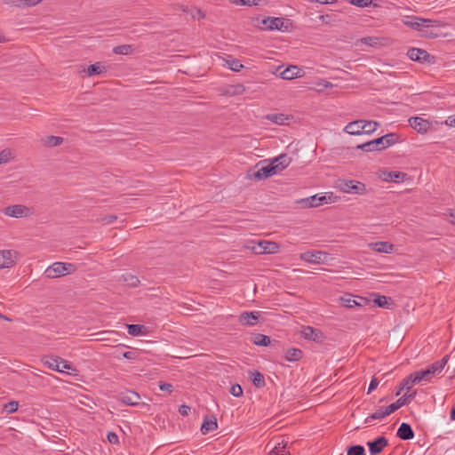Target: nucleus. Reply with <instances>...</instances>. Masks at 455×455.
I'll use <instances>...</instances> for the list:
<instances>
[{
  "label": "nucleus",
  "mask_w": 455,
  "mask_h": 455,
  "mask_svg": "<svg viewBox=\"0 0 455 455\" xmlns=\"http://www.w3.org/2000/svg\"><path fill=\"white\" fill-rule=\"evenodd\" d=\"M408 20H404L403 23L415 30L420 32L421 36L427 38H435L438 36L437 32L434 31V28H436L440 23L437 20H431L422 19L419 17H408Z\"/></svg>",
  "instance_id": "1"
},
{
  "label": "nucleus",
  "mask_w": 455,
  "mask_h": 455,
  "mask_svg": "<svg viewBox=\"0 0 455 455\" xmlns=\"http://www.w3.org/2000/svg\"><path fill=\"white\" fill-rule=\"evenodd\" d=\"M398 140L399 135L397 133L391 132L365 143L359 144L356 146V148L361 149L363 152L380 151L395 145Z\"/></svg>",
  "instance_id": "2"
},
{
  "label": "nucleus",
  "mask_w": 455,
  "mask_h": 455,
  "mask_svg": "<svg viewBox=\"0 0 455 455\" xmlns=\"http://www.w3.org/2000/svg\"><path fill=\"white\" fill-rule=\"evenodd\" d=\"M254 22L262 30L288 31L291 25L289 20L277 17H257Z\"/></svg>",
  "instance_id": "3"
},
{
  "label": "nucleus",
  "mask_w": 455,
  "mask_h": 455,
  "mask_svg": "<svg viewBox=\"0 0 455 455\" xmlns=\"http://www.w3.org/2000/svg\"><path fill=\"white\" fill-rule=\"evenodd\" d=\"M76 269V266L72 263L54 262L46 268L44 275L47 278L54 279L73 273Z\"/></svg>",
  "instance_id": "4"
},
{
  "label": "nucleus",
  "mask_w": 455,
  "mask_h": 455,
  "mask_svg": "<svg viewBox=\"0 0 455 455\" xmlns=\"http://www.w3.org/2000/svg\"><path fill=\"white\" fill-rule=\"evenodd\" d=\"M336 188L344 193L364 195L366 193L365 184L357 180H338Z\"/></svg>",
  "instance_id": "5"
},
{
  "label": "nucleus",
  "mask_w": 455,
  "mask_h": 455,
  "mask_svg": "<svg viewBox=\"0 0 455 455\" xmlns=\"http://www.w3.org/2000/svg\"><path fill=\"white\" fill-rule=\"evenodd\" d=\"M140 395L133 390H126L118 395V401L130 406H141L149 409V404L140 403Z\"/></svg>",
  "instance_id": "6"
},
{
  "label": "nucleus",
  "mask_w": 455,
  "mask_h": 455,
  "mask_svg": "<svg viewBox=\"0 0 455 455\" xmlns=\"http://www.w3.org/2000/svg\"><path fill=\"white\" fill-rule=\"evenodd\" d=\"M263 164L264 162H259V164H257L255 166L257 170L254 171L251 174H250V177H251L255 180H261L276 174L272 162L266 165H264Z\"/></svg>",
  "instance_id": "7"
},
{
  "label": "nucleus",
  "mask_w": 455,
  "mask_h": 455,
  "mask_svg": "<svg viewBox=\"0 0 455 455\" xmlns=\"http://www.w3.org/2000/svg\"><path fill=\"white\" fill-rule=\"evenodd\" d=\"M3 212L9 217L22 218L29 215L30 209L22 204H15L5 207Z\"/></svg>",
  "instance_id": "8"
},
{
  "label": "nucleus",
  "mask_w": 455,
  "mask_h": 455,
  "mask_svg": "<svg viewBox=\"0 0 455 455\" xmlns=\"http://www.w3.org/2000/svg\"><path fill=\"white\" fill-rule=\"evenodd\" d=\"M407 56L413 61L419 63L430 62L433 58L426 50L419 48H410L407 52Z\"/></svg>",
  "instance_id": "9"
},
{
  "label": "nucleus",
  "mask_w": 455,
  "mask_h": 455,
  "mask_svg": "<svg viewBox=\"0 0 455 455\" xmlns=\"http://www.w3.org/2000/svg\"><path fill=\"white\" fill-rule=\"evenodd\" d=\"M260 313L258 311L243 312L239 317L238 322L243 326H254L258 323Z\"/></svg>",
  "instance_id": "10"
},
{
  "label": "nucleus",
  "mask_w": 455,
  "mask_h": 455,
  "mask_svg": "<svg viewBox=\"0 0 455 455\" xmlns=\"http://www.w3.org/2000/svg\"><path fill=\"white\" fill-rule=\"evenodd\" d=\"M279 245L275 242L259 241L253 251L257 254L275 253L278 251Z\"/></svg>",
  "instance_id": "11"
},
{
  "label": "nucleus",
  "mask_w": 455,
  "mask_h": 455,
  "mask_svg": "<svg viewBox=\"0 0 455 455\" xmlns=\"http://www.w3.org/2000/svg\"><path fill=\"white\" fill-rule=\"evenodd\" d=\"M371 455L380 453L383 449L388 445V440L385 436H379L373 441L367 443Z\"/></svg>",
  "instance_id": "12"
},
{
  "label": "nucleus",
  "mask_w": 455,
  "mask_h": 455,
  "mask_svg": "<svg viewBox=\"0 0 455 455\" xmlns=\"http://www.w3.org/2000/svg\"><path fill=\"white\" fill-rule=\"evenodd\" d=\"M328 258V253L323 251H307L301 255V259L313 264L323 263Z\"/></svg>",
  "instance_id": "13"
},
{
  "label": "nucleus",
  "mask_w": 455,
  "mask_h": 455,
  "mask_svg": "<svg viewBox=\"0 0 455 455\" xmlns=\"http://www.w3.org/2000/svg\"><path fill=\"white\" fill-rule=\"evenodd\" d=\"M409 123L410 125L419 133H426L431 126V124L427 120L419 116L411 117Z\"/></svg>",
  "instance_id": "14"
},
{
  "label": "nucleus",
  "mask_w": 455,
  "mask_h": 455,
  "mask_svg": "<svg viewBox=\"0 0 455 455\" xmlns=\"http://www.w3.org/2000/svg\"><path fill=\"white\" fill-rule=\"evenodd\" d=\"M301 335L305 339L319 342L323 338V333L314 327L305 326L301 331Z\"/></svg>",
  "instance_id": "15"
},
{
  "label": "nucleus",
  "mask_w": 455,
  "mask_h": 455,
  "mask_svg": "<svg viewBox=\"0 0 455 455\" xmlns=\"http://www.w3.org/2000/svg\"><path fill=\"white\" fill-rule=\"evenodd\" d=\"M14 254H17V252L12 250L0 251V268L12 267L15 264Z\"/></svg>",
  "instance_id": "16"
},
{
  "label": "nucleus",
  "mask_w": 455,
  "mask_h": 455,
  "mask_svg": "<svg viewBox=\"0 0 455 455\" xmlns=\"http://www.w3.org/2000/svg\"><path fill=\"white\" fill-rule=\"evenodd\" d=\"M42 1L43 0H3V3L9 6L24 9L36 6Z\"/></svg>",
  "instance_id": "17"
},
{
  "label": "nucleus",
  "mask_w": 455,
  "mask_h": 455,
  "mask_svg": "<svg viewBox=\"0 0 455 455\" xmlns=\"http://www.w3.org/2000/svg\"><path fill=\"white\" fill-rule=\"evenodd\" d=\"M271 162L275 167V172L277 173L289 166L291 162V158L286 154H282L277 157H275Z\"/></svg>",
  "instance_id": "18"
},
{
  "label": "nucleus",
  "mask_w": 455,
  "mask_h": 455,
  "mask_svg": "<svg viewBox=\"0 0 455 455\" xmlns=\"http://www.w3.org/2000/svg\"><path fill=\"white\" fill-rule=\"evenodd\" d=\"M300 203L307 208H312L323 205V204H327L328 201L326 196H318L317 195H315L302 199Z\"/></svg>",
  "instance_id": "19"
},
{
  "label": "nucleus",
  "mask_w": 455,
  "mask_h": 455,
  "mask_svg": "<svg viewBox=\"0 0 455 455\" xmlns=\"http://www.w3.org/2000/svg\"><path fill=\"white\" fill-rule=\"evenodd\" d=\"M397 437L401 440H411L414 437V431L410 424L403 422L397 429Z\"/></svg>",
  "instance_id": "20"
},
{
  "label": "nucleus",
  "mask_w": 455,
  "mask_h": 455,
  "mask_svg": "<svg viewBox=\"0 0 455 455\" xmlns=\"http://www.w3.org/2000/svg\"><path fill=\"white\" fill-rule=\"evenodd\" d=\"M363 122H364V120H355L348 123L345 126L344 132L351 135L363 134V130L361 129L362 125L363 124Z\"/></svg>",
  "instance_id": "21"
},
{
  "label": "nucleus",
  "mask_w": 455,
  "mask_h": 455,
  "mask_svg": "<svg viewBox=\"0 0 455 455\" xmlns=\"http://www.w3.org/2000/svg\"><path fill=\"white\" fill-rule=\"evenodd\" d=\"M448 360H449V355H445L441 360L433 363L432 364H430L427 368V370H429V372L434 377V376L438 375L439 373L442 372V371L443 370V368L447 364Z\"/></svg>",
  "instance_id": "22"
},
{
  "label": "nucleus",
  "mask_w": 455,
  "mask_h": 455,
  "mask_svg": "<svg viewBox=\"0 0 455 455\" xmlns=\"http://www.w3.org/2000/svg\"><path fill=\"white\" fill-rule=\"evenodd\" d=\"M43 363L49 369L53 371H60V357L56 355H44L42 358Z\"/></svg>",
  "instance_id": "23"
},
{
  "label": "nucleus",
  "mask_w": 455,
  "mask_h": 455,
  "mask_svg": "<svg viewBox=\"0 0 455 455\" xmlns=\"http://www.w3.org/2000/svg\"><path fill=\"white\" fill-rule=\"evenodd\" d=\"M370 247L377 252L391 253L394 250V245L388 242H376L370 243Z\"/></svg>",
  "instance_id": "24"
},
{
  "label": "nucleus",
  "mask_w": 455,
  "mask_h": 455,
  "mask_svg": "<svg viewBox=\"0 0 455 455\" xmlns=\"http://www.w3.org/2000/svg\"><path fill=\"white\" fill-rule=\"evenodd\" d=\"M300 72L301 69L297 66L291 65L281 73V77L284 80H291L296 77H300Z\"/></svg>",
  "instance_id": "25"
},
{
  "label": "nucleus",
  "mask_w": 455,
  "mask_h": 455,
  "mask_svg": "<svg viewBox=\"0 0 455 455\" xmlns=\"http://www.w3.org/2000/svg\"><path fill=\"white\" fill-rule=\"evenodd\" d=\"M218 428V423L217 419L212 416V419L205 418L202 426H201V432L204 435H206L215 429Z\"/></svg>",
  "instance_id": "26"
},
{
  "label": "nucleus",
  "mask_w": 455,
  "mask_h": 455,
  "mask_svg": "<svg viewBox=\"0 0 455 455\" xmlns=\"http://www.w3.org/2000/svg\"><path fill=\"white\" fill-rule=\"evenodd\" d=\"M251 341L254 345L260 347H267L271 344L270 337L261 333L253 334L251 338Z\"/></svg>",
  "instance_id": "27"
},
{
  "label": "nucleus",
  "mask_w": 455,
  "mask_h": 455,
  "mask_svg": "<svg viewBox=\"0 0 455 455\" xmlns=\"http://www.w3.org/2000/svg\"><path fill=\"white\" fill-rule=\"evenodd\" d=\"M411 374L413 376V380H411V381L416 382L417 384L422 380L429 381L433 378V376L431 375V373L429 372V370H427V368H426L424 370L414 371Z\"/></svg>",
  "instance_id": "28"
},
{
  "label": "nucleus",
  "mask_w": 455,
  "mask_h": 455,
  "mask_svg": "<svg viewBox=\"0 0 455 455\" xmlns=\"http://www.w3.org/2000/svg\"><path fill=\"white\" fill-rule=\"evenodd\" d=\"M303 356V352L299 348H289L285 354V360L288 362H297Z\"/></svg>",
  "instance_id": "29"
},
{
  "label": "nucleus",
  "mask_w": 455,
  "mask_h": 455,
  "mask_svg": "<svg viewBox=\"0 0 455 455\" xmlns=\"http://www.w3.org/2000/svg\"><path fill=\"white\" fill-rule=\"evenodd\" d=\"M251 375H250V379L252 382V384L258 387V388H261L263 387H265L266 385V382H265V378H264V375L258 371H254L252 372H250Z\"/></svg>",
  "instance_id": "30"
},
{
  "label": "nucleus",
  "mask_w": 455,
  "mask_h": 455,
  "mask_svg": "<svg viewBox=\"0 0 455 455\" xmlns=\"http://www.w3.org/2000/svg\"><path fill=\"white\" fill-rule=\"evenodd\" d=\"M128 333L132 336H140L147 333V327L143 324H128Z\"/></svg>",
  "instance_id": "31"
},
{
  "label": "nucleus",
  "mask_w": 455,
  "mask_h": 455,
  "mask_svg": "<svg viewBox=\"0 0 455 455\" xmlns=\"http://www.w3.org/2000/svg\"><path fill=\"white\" fill-rule=\"evenodd\" d=\"M265 118L276 124H284L286 120H289V116L284 114H267Z\"/></svg>",
  "instance_id": "32"
},
{
  "label": "nucleus",
  "mask_w": 455,
  "mask_h": 455,
  "mask_svg": "<svg viewBox=\"0 0 455 455\" xmlns=\"http://www.w3.org/2000/svg\"><path fill=\"white\" fill-rule=\"evenodd\" d=\"M106 71V67H104L101 62H96L94 64L90 65L87 68L86 73L88 76H92L94 75H100Z\"/></svg>",
  "instance_id": "33"
},
{
  "label": "nucleus",
  "mask_w": 455,
  "mask_h": 455,
  "mask_svg": "<svg viewBox=\"0 0 455 455\" xmlns=\"http://www.w3.org/2000/svg\"><path fill=\"white\" fill-rule=\"evenodd\" d=\"M363 125L361 127L363 130V134H371L373 133L377 128L379 126V123L377 121H366L363 122Z\"/></svg>",
  "instance_id": "34"
},
{
  "label": "nucleus",
  "mask_w": 455,
  "mask_h": 455,
  "mask_svg": "<svg viewBox=\"0 0 455 455\" xmlns=\"http://www.w3.org/2000/svg\"><path fill=\"white\" fill-rule=\"evenodd\" d=\"M43 141L45 147L53 148L60 145L63 142V138L60 136L50 135L45 137Z\"/></svg>",
  "instance_id": "35"
},
{
  "label": "nucleus",
  "mask_w": 455,
  "mask_h": 455,
  "mask_svg": "<svg viewBox=\"0 0 455 455\" xmlns=\"http://www.w3.org/2000/svg\"><path fill=\"white\" fill-rule=\"evenodd\" d=\"M387 414L385 411V407H380L375 412L370 414L364 420V423L368 424L371 419H382L387 417Z\"/></svg>",
  "instance_id": "36"
},
{
  "label": "nucleus",
  "mask_w": 455,
  "mask_h": 455,
  "mask_svg": "<svg viewBox=\"0 0 455 455\" xmlns=\"http://www.w3.org/2000/svg\"><path fill=\"white\" fill-rule=\"evenodd\" d=\"M113 52L116 54L129 55L133 52V47L131 44H121L113 48Z\"/></svg>",
  "instance_id": "37"
},
{
  "label": "nucleus",
  "mask_w": 455,
  "mask_h": 455,
  "mask_svg": "<svg viewBox=\"0 0 455 455\" xmlns=\"http://www.w3.org/2000/svg\"><path fill=\"white\" fill-rule=\"evenodd\" d=\"M413 376L411 373L407 378L403 379L400 383L399 390L396 392L395 395H399L401 391L403 389H407L408 391L411 388L412 385L417 384L416 382H412Z\"/></svg>",
  "instance_id": "38"
},
{
  "label": "nucleus",
  "mask_w": 455,
  "mask_h": 455,
  "mask_svg": "<svg viewBox=\"0 0 455 455\" xmlns=\"http://www.w3.org/2000/svg\"><path fill=\"white\" fill-rule=\"evenodd\" d=\"M122 277H123L124 281L127 283V285L133 287V288L139 286V284L140 283V279L136 275H133L131 274L123 275Z\"/></svg>",
  "instance_id": "39"
},
{
  "label": "nucleus",
  "mask_w": 455,
  "mask_h": 455,
  "mask_svg": "<svg viewBox=\"0 0 455 455\" xmlns=\"http://www.w3.org/2000/svg\"><path fill=\"white\" fill-rule=\"evenodd\" d=\"M405 177L406 173L402 172L392 171L388 172V180L395 182H403Z\"/></svg>",
  "instance_id": "40"
},
{
  "label": "nucleus",
  "mask_w": 455,
  "mask_h": 455,
  "mask_svg": "<svg viewBox=\"0 0 455 455\" xmlns=\"http://www.w3.org/2000/svg\"><path fill=\"white\" fill-rule=\"evenodd\" d=\"M347 455H365V450L363 445L356 444L348 447Z\"/></svg>",
  "instance_id": "41"
},
{
  "label": "nucleus",
  "mask_w": 455,
  "mask_h": 455,
  "mask_svg": "<svg viewBox=\"0 0 455 455\" xmlns=\"http://www.w3.org/2000/svg\"><path fill=\"white\" fill-rule=\"evenodd\" d=\"M416 395L417 391H413L412 393L410 394H405L402 397L397 399L396 402L398 403L400 407H403V405L409 403L412 399H414Z\"/></svg>",
  "instance_id": "42"
},
{
  "label": "nucleus",
  "mask_w": 455,
  "mask_h": 455,
  "mask_svg": "<svg viewBox=\"0 0 455 455\" xmlns=\"http://www.w3.org/2000/svg\"><path fill=\"white\" fill-rule=\"evenodd\" d=\"M232 4H235L236 5H247V6H252V5H260L261 2L264 0H229Z\"/></svg>",
  "instance_id": "43"
},
{
  "label": "nucleus",
  "mask_w": 455,
  "mask_h": 455,
  "mask_svg": "<svg viewBox=\"0 0 455 455\" xmlns=\"http://www.w3.org/2000/svg\"><path fill=\"white\" fill-rule=\"evenodd\" d=\"M60 371H59L60 372H64L66 371H67V372H68V371H72L75 372L77 371V370L73 366V364L71 363H69L67 360L62 359L61 357H60Z\"/></svg>",
  "instance_id": "44"
},
{
  "label": "nucleus",
  "mask_w": 455,
  "mask_h": 455,
  "mask_svg": "<svg viewBox=\"0 0 455 455\" xmlns=\"http://www.w3.org/2000/svg\"><path fill=\"white\" fill-rule=\"evenodd\" d=\"M228 65L231 70L235 72L240 71L243 68V65L236 59L228 60Z\"/></svg>",
  "instance_id": "45"
},
{
  "label": "nucleus",
  "mask_w": 455,
  "mask_h": 455,
  "mask_svg": "<svg viewBox=\"0 0 455 455\" xmlns=\"http://www.w3.org/2000/svg\"><path fill=\"white\" fill-rule=\"evenodd\" d=\"M19 403L16 401H11L4 405V410L7 413H13L18 411Z\"/></svg>",
  "instance_id": "46"
},
{
  "label": "nucleus",
  "mask_w": 455,
  "mask_h": 455,
  "mask_svg": "<svg viewBox=\"0 0 455 455\" xmlns=\"http://www.w3.org/2000/svg\"><path fill=\"white\" fill-rule=\"evenodd\" d=\"M230 394L234 395L235 397H240L243 395V388L239 384H234L231 386Z\"/></svg>",
  "instance_id": "47"
},
{
  "label": "nucleus",
  "mask_w": 455,
  "mask_h": 455,
  "mask_svg": "<svg viewBox=\"0 0 455 455\" xmlns=\"http://www.w3.org/2000/svg\"><path fill=\"white\" fill-rule=\"evenodd\" d=\"M379 38L374 36H366L361 38V43L369 45V46H374L378 44Z\"/></svg>",
  "instance_id": "48"
},
{
  "label": "nucleus",
  "mask_w": 455,
  "mask_h": 455,
  "mask_svg": "<svg viewBox=\"0 0 455 455\" xmlns=\"http://www.w3.org/2000/svg\"><path fill=\"white\" fill-rule=\"evenodd\" d=\"M349 3L357 7H367L371 4L372 0H349Z\"/></svg>",
  "instance_id": "49"
},
{
  "label": "nucleus",
  "mask_w": 455,
  "mask_h": 455,
  "mask_svg": "<svg viewBox=\"0 0 455 455\" xmlns=\"http://www.w3.org/2000/svg\"><path fill=\"white\" fill-rule=\"evenodd\" d=\"M267 455H291L289 451H285V446L275 447Z\"/></svg>",
  "instance_id": "50"
},
{
  "label": "nucleus",
  "mask_w": 455,
  "mask_h": 455,
  "mask_svg": "<svg viewBox=\"0 0 455 455\" xmlns=\"http://www.w3.org/2000/svg\"><path fill=\"white\" fill-rule=\"evenodd\" d=\"M374 303L379 307H387V298L383 295H377V298L374 299Z\"/></svg>",
  "instance_id": "51"
},
{
  "label": "nucleus",
  "mask_w": 455,
  "mask_h": 455,
  "mask_svg": "<svg viewBox=\"0 0 455 455\" xmlns=\"http://www.w3.org/2000/svg\"><path fill=\"white\" fill-rule=\"evenodd\" d=\"M341 299L344 302V306L346 307L352 308V307H355L356 306H360V304L358 302H356V300L352 299L351 297L347 298V299L342 298Z\"/></svg>",
  "instance_id": "52"
},
{
  "label": "nucleus",
  "mask_w": 455,
  "mask_h": 455,
  "mask_svg": "<svg viewBox=\"0 0 455 455\" xmlns=\"http://www.w3.org/2000/svg\"><path fill=\"white\" fill-rule=\"evenodd\" d=\"M116 220H117L116 215L108 214V215L103 216L100 220H101L102 224L109 225V224H112Z\"/></svg>",
  "instance_id": "53"
},
{
  "label": "nucleus",
  "mask_w": 455,
  "mask_h": 455,
  "mask_svg": "<svg viewBox=\"0 0 455 455\" xmlns=\"http://www.w3.org/2000/svg\"><path fill=\"white\" fill-rule=\"evenodd\" d=\"M11 158V152L4 149L0 152V164L7 163Z\"/></svg>",
  "instance_id": "54"
},
{
  "label": "nucleus",
  "mask_w": 455,
  "mask_h": 455,
  "mask_svg": "<svg viewBox=\"0 0 455 455\" xmlns=\"http://www.w3.org/2000/svg\"><path fill=\"white\" fill-rule=\"evenodd\" d=\"M400 405L398 404V403L395 401V403H391L390 405L385 407V411L388 415H390L391 413L395 412V411H397L398 409H400Z\"/></svg>",
  "instance_id": "55"
},
{
  "label": "nucleus",
  "mask_w": 455,
  "mask_h": 455,
  "mask_svg": "<svg viewBox=\"0 0 455 455\" xmlns=\"http://www.w3.org/2000/svg\"><path fill=\"white\" fill-rule=\"evenodd\" d=\"M107 439L112 444L119 443L118 435L115 432H108L107 435Z\"/></svg>",
  "instance_id": "56"
},
{
  "label": "nucleus",
  "mask_w": 455,
  "mask_h": 455,
  "mask_svg": "<svg viewBox=\"0 0 455 455\" xmlns=\"http://www.w3.org/2000/svg\"><path fill=\"white\" fill-rule=\"evenodd\" d=\"M139 352L137 351H126L123 353V356L128 360H135L137 359Z\"/></svg>",
  "instance_id": "57"
},
{
  "label": "nucleus",
  "mask_w": 455,
  "mask_h": 455,
  "mask_svg": "<svg viewBox=\"0 0 455 455\" xmlns=\"http://www.w3.org/2000/svg\"><path fill=\"white\" fill-rule=\"evenodd\" d=\"M379 381L376 377H372L369 387H368V394L375 390L379 385Z\"/></svg>",
  "instance_id": "58"
},
{
  "label": "nucleus",
  "mask_w": 455,
  "mask_h": 455,
  "mask_svg": "<svg viewBox=\"0 0 455 455\" xmlns=\"http://www.w3.org/2000/svg\"><path fill=\"white\" fill-rule=\"evenodd\" d=\"M189 411H190V407H189V406H188V405H186V404H182V405H180V408H179V412H180V415H182V416H187V415H188Z\"/></svg>",
  "instance_id": "59"
},
{
  "label": "nucleus",
  "mask_w": 455,
  "mask_h": 455,
  "mask_svg": "<svg viewBox=\"0 0 455 455\" xmlns=\"http://www.w3.org/2000/svg\"><path fill=\"white\" fill-rule=\"evenodd\" d=\"M159 387L162 391L172 392V386L169 383L160 382Z\"/></svg>",
  "instance_id": "60"
},
{
  "label": "nucleus",
  "mask_w": 455,
  "mask_h": 455,
  "mask_svg": "<svg viewBox=\"0 0 455 455\" xmlns=\"http://www.w3.org/2000/svg\"><path fill=\"white\" fill-rule=\"evenodd\" d=\"M445 123L449 126L455 127V115L449 116Z\"/></svg>",
  "instance_id": "61"
},
{
  "label": "nucleus",
  "mask_w": 455,
  "mask_h": 455,
  "mask_svg": "<svg viewBox=\"0 0 455 455\" xmlns=\"http://www.w3.org/2000/svg\"><path fill=\"white\" fill-rule=\"evenodd\" d=\"M244 91H245V89L243 84H237L235 86L234 93L239 94V93H243Z\"/></svg>",
  "instance_id": "62"
},
{
  "label": "nucleus",
  "mask_w": 455,
  "mask_h": 455,
  "mask_svg": "<svg viewBox=\"0 0 455 455\" xmlns=\"http://www.w3.org/2000/svg\"><path fill=\"white\" fill-rule=\"evenodd\" d=\"M450 418H451V420H455V405L451 410V416H450Z\"/></svg>",
  "instance_id": "63"
},
{
  "label": "nucleus",
  "mask_w": 455,
  "mask_h": 455,
  "mask_svg": "<svg viewBox=\"0 0 455 455\" xmlns=\"http://www.w3.org/2000/svg\"><path fill=\"white\" fill-rule=\"evenodd\" d=\"M450 216L453 219L451 222L455 224V210L450 213Z\"/></svg>",
  "instance_id": "64"
}]
</instances>
